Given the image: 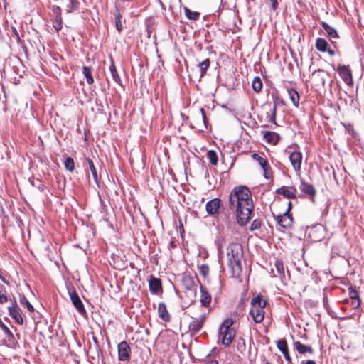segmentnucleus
<instances>
[{
  "instance_id": "f257e3e1",
  "label": "nucleus",
  "mask_w": 364,
  "mask_h": 364,
  "mask_svg": "<svg viewBox=\"0 0 364 364\" xmlns=\"http://www.w3.org/2000/svg\"><path fill=\"white\" fill-rule=\"evenodd\" d=\"M228 206L235 214L237 223L245 225L251 218L254 209L252 192L245 186H237L232 189Z\"/></svg>"
},
{
  "instance_id": "f03ea898",
  "label": "nucleus",
  "mask_w": 364,
  "mask_h": 364,
  "mask_svg": "<svg viewBox=\"0 0 364 364\" xmlns=\"http://www.w3.org/2000/svg\"><path fill=\"white\" fill-rule=\"evenodd\" d=\"M227 257L228 260V265L231 269L232 276L235 277H239L242 271V246L237 242L230 243L227 248Z\"/></svg>"
},
{
  "instance_id": "7ed1b4c3",
  "label": "nucleus",
  "mask_w": 364,
  "mask_h": 364,
  "mask_svg": "<svg viewBox=\"0 0 364 364\" xmlns=\"http://www.w3.org/2000/svg\"><path fill=\"white\" fill-rule=\"evenodd\" d=\"M267 304V301L262 299L261 294H258L252 299L250 314L255 323H259L264 320V309L266 307Z\"/></svg>"
},
{
  "instance_id": "20e7f679",
  "label": "nucleus",
  "mask_w": 364,
  "mask_h": 364,
  "mask_svg": "<svg viewBox=\"0 0 364 364\" xmlns=\"http://www.w3.org/2000/svg\"><path fill=\"white\" fill-rule=\"evenodd\" d=\"M233 320L231 318L225 319L219 329V339L223 345L228 346L235 336V330L231 328Z\"/></svg>"
},
{
  "instance_id": "39448f33",
  "label": "nucleus",
  "mask_w": 364,
  "mask_h": 364,
  "mask_svg": "<svg viewBox=\"0 0 364 364\" xmlns=\"http://www.w3.org/2000/svg\"><path fill=\"white\" fill-rule=\"evenodd\" d=\"M118 358L120 361L128 362L131 359V348L127 341H123L117 346Z\"/></svg>"
},
{
  "instance_id": "423d86ee",
  "label": "nucleus",
  "mask_w": 364,
  "mask_h": 364,
  "mask_svg": "<svg viewBox=\"0 0 364 364\" xmlns=\"http://www.w3.org/2000/svg\"><path fill=\"white\" fill-rule=\"evenodd\" d=\"M181 283L186 290L191 291L194 296H196L197 284L193 277L190 274H183L181 279Z\"/></svg>"
},
{
  "instance_id": "0eeeda50",
  "label": "nucleus",
  "mask_w": 364,
  "mask_h": 364,
  "mask_svg": "<svg viewBox=\"0 0 364 364\" xmlns=\"http://www.w3.org/2000/svg\"><path fill=\"white\" fill-rule=\"evenodd\" d=\"M206 319V315L203 314L198 318H194L188 325V330L191 335L198 333L203 328L205 321Z\"/></svg>"
},
{
  "instance_id": "6e6552de",
  "label": "nucleus",
  "mask_w": 364,
  "mask_h": 364,
  "mask_svg": "<svg viewBox=\"0 0 364 364\" xmlns=\"http://www.w3.org/2000/svg\"><path fill=\"white\" fill-rule=\"evenodd\" d=\"M69 295L73 305L75 307L79 314L81 315H85L86 310L76 291L74 289L72 291H69Z\"/></svg>"
},
{
  "instance_id": "1a4fd4ad",
  "label": "nucleus",
  "mask_w": 364,
  "mask_h": 364,
  "mask_svg": "<svg viewBox=\"0 0 364 364\" xmlns=\"http://www.w3.org/2000/svg\"><path fill=\"white\" fill-rule=\"evenodd\" d=\"M8 311L9 315L18 324L22 325L23 323L21 309L16 302L12 304L11 306L8 307Z\"/></svg>"
},
{
  "instance_id": "9d476101",
  "label": "nucleus",
  "mask_w": 364,
  "mask_h": 364,
  "mask_svg": "<svg viewBox=\"0 0 364 364\" xmlns=\"http://www.w3.org/2000/svg\"><path fill=\"white\" fill-rule=\"evenodd\" d=\"M291 166L296 173L301 171L303 155L300 151H293L289 154Z\"/></svg>"
},
{
  "instance_id": "9b49d317",
  "label": "nucleus",
  "mask_w": 364,
  "mask_h": 364,
  "mask_svg": "<svg viewBox=\"0 0 364 364\" xmlns=\"http://www.w3.org/2000/svg\"><path fill=\"white\" fill-rule=\"evenodd\" d=\"M337 71L340 77L347 85H350L353 83L352 73L348 66L339 65Z\"/></svg>"
},
{
  "instance_id": "f8f14e48",
  "label": "nucleus",
  "mask_w": 364,
  "mask_h": 364,
  "mask_svg": "<svg viewBox=\"0 0 364 364\" xmlns=\"http://www.w3.org/2000/svg\"><path fill=\"white\" fill-rule=\"evenodd\" d=\"M277 224L284 229L290 228L293 223V217L288 213L279 215L276 217Z\"/></svg>"
},
{
  "instance_id": "ddd939ff",
  "label": "nucleus",
  "mask_w": 364,
  "mask_h": 364,
  "mask_svg": "<svg viewBox=\"0 0 364 364\" xmlns=\"http://www.w3.org/2000/svg\"><path fill=\"white\" fill-rule=\"evenodd\" d=\"M212 301L211 294L207 289L202 284L200 286V302L203 307L208 308Z\"/></svg>"
},
{
  "instance_id": "4468645a",
  "label": "nucleus",
  "mask_w": 364,
  "mask_h": 364,
  "mask_svg": "<svg viewBox=\"0 0 364 364\" xmlns=\"http://www.w3.org/2000/svg\"><path fill=\"white\" fill-rule=\"evenodd\" d=\"M299 188L302 193L309 196L311 200L314 199L316 196V189L312 184L306 182L304 180H301Z\"/></svg>"
},
{
  "instance_id": "2eb2a0df",
  "label": "nucleus",
  "mask_w": 364,
  "mask_h": 364,
  "mask_svg": "<svg viewBox=\"0 0 364 364\" xmlns=\"http://www.w3.org/2000/svg\"><path fill=\"white\" fill-rule=\"evenodd\" d=\"M276 193L283 195L287 198H295L296 197L297 191L294 187L282 186L277 188Z\"/></svg>"
},
{
  "instance_id": "dca6fc26",
  "label": "nucleus",
  "mask_w": 364,
  "mask_h": 364,
  "mask_svg": "<svg viewBox=\"0 0 364 364\" xmlns=\"http://www.w3.org/2000/svg\"><path fill=\"white\" fill-rule=\"evenodd\" d=\"M325 71L322 69H318L312 73V79L317 86H324L325 85Z\"/></svg>"
},
{
  "instance_id": "f3484780",
  "label": "nucleus",
  "mask_w": 364,
  "mask_h": 364,
  "mask_svg": "<svg viewBox=\"0 0 364 364\" xmlns=\"http://www.w3.org/2000/svg\"><path fill=\"white\" fill-rule=\"evenodd\" d=\"M220 200L219 198H214L210 200L206 203V210L209 214L213 215L218 213L220 206Z\"/></svg>"
},
{
  "instance_id": "a211bd4d",
  "label": "nucleus",
  "mask_w": 364,
  "mask_h": 364,
  "mask_svg": "<svg viewBox=\"0 0 364 364\" xmlns=\"http://www.w3.org/2000/svg\"><path fill=\"white\" fill-rule=\"evenodd\" d=\"M278 349L283 353V355L289 364L291 363V358L289 353L287 343L285 339H282L277 342Z\"/></svg>"
},
{
  "instance_id": "6ab92c4d",
  "label": "nucleus",
  "mask_w": 364,
  "mask_h": 364,
  "mask_svg": "<svg viewBox=\"0 0 364 364\" xmlns=\"http://www.w3.org/2000/svg\"><path fill=\"white\" fill-rule=\"evenodd\" d=\"M149 291L152 294H158L162 289L161 282L160 279L151 277L149 283Z\"/></svg>"
},
{
  "instance_id": "aec40b11",
  "label": "nucleus",
  "mask_w": 364,
  "mask_h": 364,
  "mask_svg": "<svg viewBox=\"0 0 364 364\" xmlns=\"http://www.w3.org/2000/svg\"><path fill=\"white\" fill-rule=\"evenodd\" d=\"M158 314L159 316L164 321H169L171 319V316L169 313L167 311L166 306L164 303L161 302L158 306Z\"/></svg>"
},
{
  "instance_id": "412c9836",
  "label": "nucleus",
  "mask_w": 364,
  "mask_h": 364,
  "mask_svg": "<svg viewBox=\"0 0 364 364\" xmlns=\"http://www.w3.org/2000/svg\"><path fill=\"white\" fill-rule=\"evenodd\" d=\"M264 139L267 143L277 144L279 141L280 136L274 132L266 131L264 134Z\"/></svg>"
},
{
  "instance_id": "4be33fe9",
  "label": "nucleus",
  "mask_w": 364,
  "mask_h": 364,
  "mask_svg": "<svg viewBox=\"0 0 364 364\" xmlns=\"http://www.w3.org/2000/svg\"><path fill=\"white\" fill-rule=\"evenodd\" d=\"M287 93L292 104L298 107L299 105L300 96L297 90L294 88H287Z\"/></svg>"
},
{
  "instance_id": "5701e85b",
  "label": "nucleus",
  "mask_w": 364,
  "mask_h": 364,
  "mask_svg": "<svg viewBox=\"0 0 364 364\" xmlns=\"http://www.w3.org/2000/svg\"><path fill=\"white\" fill-rule=\"evenodd\" d=\"M321 26L326 31L327 35L329 38L335 39L339 38L337 31L334 28L329 26L327 23L323 21L321 23Z\"/></svg>"
},
{
  "instance_id": "b1692460",
  "label": "nucleus",
  "mask_w": 364,
  "mask_h": 364,
  "mask_svg": "<svg viewBox=\"0 0 364 364\" xmlns=\"http://www.w3.org/2000/svg\"><path fill=\"white\" fill-rule=\"evenodd\" d=\"M294 348L296 349V350L300 353H313L314 350L312 348L309 346H306L303 343H301L300 341H296L294 343Z\"/></svg>"
},
{
  "instance_id": "393cba45",
  "label": "nucleus",
  "mask_w": 364,
  "mask_h": 364,
  "mask_svg": "<svg viewBox=\"0 0 364 364\" xmlns=\"http://www.w3.org/2000/svg\"><path fill=\"white\" fill-rule=\"evenodd\" d=\"M84 0H69V4L66 6V10L68 13L78 10Z\"/></svg>"
},
{
  "instance_id": "a878e982",
  "label": "nucleus",
  "mask_w": 364,
  "mask_h": 364,
  "mask_svg": "<svg viewBox=\"0 0 364 364\" xmlns=\"http://www.w3.org/2000/svg\"><path fill=\"white\" fill-rule=\"evenodd\" d=\"M252 159L257 161L260 166L262 167V170L266 172L267 170L269 168L268 163L266 159L260 156L258 154H253L252 155Z\"/></svg>"
},
{
  "instance_id": "bb28decb",
  "label": "nucleus",
  "mask_w": 364,
  "mask_h": 364,
  "mask_svg": "<svg viewBox=\"0 0 364 364\" xmlns=\"http://www.w3.org/2000/svg\"><path fill=\"white\" fill-rule=\"evenodd\" d=\"M109 71L111 73V75H112L114 81L116 83H117L118 85H122L121 78L118 74V72L116 69V67H115V65H114L113 60H112L111 64L109 65Z\"/></svg>"
},
{
  "instance_id": "cd10ccee",
  "label": "nucleus",
  "mask_w": 364,
  "mask_h": 364,
  "mask_svg": "<svg viewBox=\"0 0 364 364\" xmlns=\"http://www.w3.org/2000/svg\"><path fill=\"white\" fill-rule=\"evenodd\" d=\"M315 47L321 52H326L327 51L328 43L324 38H318L316 40Z\"/></svg>"
},
{
  "instance_id": "c85d7f7f",
  "label": "nucleus",
  "mask_w": 364,
  "mask_h": 364,
  "mask_svg": "<svg viewBox=\"0 0 364 364\" xmlns=\"http://www.w3.org/2000/svg\"><path fill=\"white\" fill-rule=\"evenodd\" d=\"M92 68L88 66H84L82 68V73L86 78L87 82L91 85L94 82V79L92 75Z\"/></svg>"
},
{
  "instance_id": "c756f323",
  "label": "nucleus",
  "mask_w": 364,
  "mask_h": 364,
  "mask_svg": "<svg viewBox=\"0 0 364 364\" xmlns=\"http://www.w3.org/2000/svg\"><path fill=\"white\" fill-rule=\"evenodd\" d=\"M252 89L257 92H259V91H261V90L263 87V84H262V80L260 79L259 77H255L253 79L252 82Z\"/></svg>"
},
{
  "instance_id": "7c9ffc66",
  "label": "nucleus",
  "mask_w": 364,
  "mask_h": 364,
  "mask_svg": "<svg viewBox=\"0 0 364 364\" xmlns=\"http://www.w3.org/2000/svg\"><path fill=\"white\" fill-rule=\"evenodd\" d=\"M210 61L209 58L205 59V60H203V62H201L198 64V67L200 68V77H203L205 74L206 70H208V68L210 66Z\"/></svg>"
},
{
  "instance_id": "2f4dec72",
  "label": "nucleus",
  "mask_w": 364,
  "mask_h": 364,
  "mask_svg": "<svg viewBox=\"0 0 364 364\" xmlns=\"http://www.w3.org/2000/svg\"><path fill=\"white\" fill-rule=\"evenodd\" d=\"M65 168L70 172H73L75 169V161L73 158L67 157L64 162Z\"/></svg>"
},
{
  "instance_id": "473e14b6",
  "label": "nucleus",
  "mask_w": 364,
  "mask_h": 364,
  "mask_svg": "<svg viewBox=\"0 0 364 364\" xmlns=\"http://www.w3.org/2000/svg\"><path fill=\"white\" fill-rule=\"evenodd\" d=\"M0 327L4 331V333L9 338V341H13L14 340V336L13 333L9 330V328L2 322L0 319Z\"/></svg>"
},
{
  "instance_id": "72a5a7b5",
  "label": "nucleus",
  "mask_w": 364,
  "mask_h": 364,
  "mask_svg": "<svg viewBox=\"0 0 364 364\" xmlns=\"http://www.w3.org/2000/svg\"><path fill=\"white\" fill-rule=\"evenodd\" d=\"M186 16L188 19L197 20L200 17V13L197 11H192L188 8H185Z\"/></svg>"
},
{
  "instance_id": "f704fd0d",
  "label": "nucleus",
  "mask_w": 364,
  "mask_h": 364,
  "mask_svg": "<svg viewBox=\"0 0 364 364\" xmlns=\"http://www.w3.org/2000/svg\"><path fill=\"white\" fill-rule=\"evenodd\" d=\"M208 158L210 161V163L212 165H217L218 162V158L217 153L213 150H210L208 152Z\"/></svg>"
},
{
  "instance_id": "c9c22d12",
  "label": "nucleus",
  "mask_w": 364,
  "mask_h": 364,
  "mask_svg": "<svg viewBox=\"0 0 364 364\" xmlns=\"http://www.w3.org/2000/svg\"><path fill=\"white\" fill-rule=\"evenodd\" d=\"M53 26L57 31H59L62 29L63 21L61 16L54 17L53 21Z\"/></svg>"
},
{
  "instance_id": "e433bc0d",
  "label": "nucleus",
  "mask_w": 364,
  "mask_h": 364,
  "mask_svg": "<svg viewBox=\"0 0 364 364\" xmlns=\"http://www.w3.org/2000/svg\"><path fill=\"white\" fill-rule=\"evenodd\" d=\"M87 163H88L89 168L90 169V171L92 173V175L95 181H97V170H96V168L95 167L93 161L91 159H87Z\"/></svg>"
},
{
  "instance_id": "4c0bfd02",
  "label": "nucleus",
  "mask_w": 364,
  "mask_h": 364,
  "mask_svg": "<svg viewBox=\"0 0 364 364\" xmlns=\"http://www.w3.org/2000/svg\"><path fill=\"white\" fill-rule=\"evenodd\" d=\"M8 301L6 291L3 286L0 287V304H4Z\"/></svg>"
},
{
  "instance_id": "58836bf2",
  "label": "nucleus",
  "mask_w": 364,
  "mask_h": 364,
  "mask_svg": "<svg viewBox=\"0 0 364 364\" xmlns=\"http://www.w3.org/2000/svg\"><path fill=\"white\" fill-rule=\"evenodd\" d=\"M121 18H122V16L119 12L117 15H115V17H114L115 26H116L117 30L119 32H121L123 29V26L122 24V21H121Z\"/></svg>"
},
{
  "instance_id": "ea45409f",
  "label": "nucleus",
  "mask_w": 364,
  "mask_h": 364,
  "mask_svg": "<svg viewBox=\"0 0 364 364\" xmlns=\"http://www.w3.org/2000/svg\"><path fill=\"white\" fill-rule=\"evenodd\" d=\"M275 267L279 274H284V267L282 261L277 260L275 262Z\"/></svg>"
},
{
  "instance_id": "a19ab883",
  "label": "nucleus",
  "mask_w": 364,
  "mask_h": 364,
  "mask_svg": "<svg viewBox=\"0 0 364 364\" xmlns=\"http://www.w3.org/2000/svg\"><path fill=\"white\" fill-rule=\"evenodd\" d=\"M277 107V105L276 102H274V106L271 110V114L269 117V122H273V123H275V121H276Z\"/></svg>"
},
{
  "instance_id": "79ce46f5",
  "label": "nucleus",
  "mask_w": 364,
  "mask_h": 364,
  "mask_svg": "<svg viewBox=\"0 0 364 364\" xmlns=\"http://www.w3.org/2000/svg\"><path fill=\"white\" fill-rule=\"evenodd\" d=\"M348 291H349V296L352 300L360 299L359 294L357 291V290L355 289V287H349Z\"/></svg>"
},
{
  "instance_id": "37998d69",
  "label": "nucleus",
  "mask_w": 364,
  "mask_h": 364,
  "mask_svg": "<svg viewBox=\"0 0 364 364\" xmlns=\"http://www.w3.org/2000/svg\"><path fill=\"white\" fill-rule=\"evenodd\" d=\"M261 225H262V222H261V220H259V219H255V220H254L252 222V223H251V225H250V230H251V231H253V230H255L259 229V228H260V227H261Z\"/></svg>"
},
{
  "instance_id": "c03bdc74",
  "label": "nucleus",
  "mask_w": 364,
  "mask_h": 364,
  "mask_svg": "<svg viewBox=\"0 0 364 364\" xmlns=\"http://www.w3.org/2000/svg\"><path fill=\"white\" fill-rule=\"evenodd\" d=\"M21 303L22 304H25L30 312H33L34 311L33 306L25 297H23V299L21 300Z\"/></svg>"
},
{
  "instance_id": "a18cd8bd",
  "label": "nucleus",
  "mask_w": 364,
  "mask_h": 364,
  "mask_svg": "<svg viewBox=\"0 0 364 364\" xmlns=\"http://www.w3.org/2000/svg\"><path fill=\"white\" fill-rule=\"evenodd\" d=\"M208 272H209V267L207 264H202L200 267V273L203 276L205 277L206 275L208 274Z\"/></svg>"
},
{
  "instance_id": "49530a36",
  "label": "nucleus",
  "mask_w": 364,
  "mask_h": 364,
  "mask_svg": "<svg viewBox=\"0 0 364 364\" xmlns=\"http://www.w3.org/2000/svg\"><path fill=\"white\" fill-rule=\"evenodd\" d=\"M52 11L53 12L54 15H55V17H58V16H61V9L60 7H59L58 6H53L52 8Z\"/></svg>"
},
{
  "instance_id": "de8ad7c7",
  "label": "nucleus",
  "mask_w": 364,
  "mask_h": 364,
  "mask_svg": "<svg viewBox=\"0 0 364 364\" xmlns=\"http://www.w3.org/2000/svg\"><path fill=\"white\" fill-rule=\"evenodd\" d=\"M350 305L353 306V309H357L358 307H359L360 305V299H353Z\"/></svg>"
},
{
  "instance_id": "09e8293b",
  "label": "nucleus",
  "mask_w": 364,
  "mask_h": 364,
  "mask_svg": "<svg viewBox=\"0 0 364 364\" xmlns=\"http://www.w3.org/2000/svg\"><path fill=\"white\" fill-rule=\"evenodd\" d=\"M216 244H217V246H218V252H222V251H223V244H222L221 240L219 239V238L217 239Z\"/></svg>"
},
{
  "instance_id": "8fccbe9b",
  "label": "nucleus",
  "mask_w": 364,
  "mask_h": 364,
  "mask_svg": "<svg viewBox=\"0 0 364 364\" xmlns=\"http://www.w3.org/2000/svg\"><path fill=\"white\" fill-rule=\"evenodd\" d=\"M272 3V9L276 10L278 7L277 0H269Z\"/></svg>"
},
{
  "instance_id": "3c124183",
  "label": "nucleus",
  "mask_w": 364,
  "mask_h": 364,
  "mask_svg": "<svg viewBox=\"0 0 364 364\" xmlns=\"http://www.w3.org/2000/svg\"><path fill=\"white\" fill-rule=\"evenodd\" d=\"M200 112H201V116H202L203 121L204 124H206V116L205 114L204 109L201 108Z\"/></svg>"
},
{
  "instance_id": "603ef678",
  "label": "nucleus",
  "mask_w": 364,
  "mask_h": 364,
  "mask_svg": "<svg viewBox=\"0 0 364 364\" xmlns=\"http://www.w3.org/2000/svg\"><path fill=\"white\" fill-rule=\"evenodd\" d=\"M13 33H14V36L17 38V40L19 41L20 37H19L17 30L15 28H13Z\"/></svg>"
},
{
  "instance_id": "864d4df0",
  "label": "nucleus",
  "mask_w": 364,
  "mask_h": 364,
  "mask_svg": "<svg viewBox=\"0 0 364 364\" xmlns=\"http://www.w3.org/2000/svg\"><path fill=\"white\" fill-rule=\"evenodd\" d=\"M302 363H303V364H316L315 361L311 360H309L306 362L303 361Z\"/></svg>"
},
{
  "instance_id": "5fc2aeb1",
  "label": "nucleus",
  "mask_w": 364,
  "mask_h": 364,
  "mask_svg": "<svg viewBox=\"0 0 364 364\" xmlns=\"http://www.w3.org/2000/svg\"><path fill=\"white\" fill-rule=\"evenodd\" d=\"M291 208V202H289L288 203V208L285 213H288V214H289Z\"/></svg>"
},
{
  "instance_id": "6e6d98bb",
  "label": "nucleus",
  "mask_w": 364,
  "mask_h": 364,
  "mask_svg": "<svg viewBox=\"0 0 364 364\" xmlns=\"http://www.w3.org/2000/svg\"><path fill=\"white\" fill-rule=\"evenodd\" d=\"M328 53L331 55H335V51L333 50H331V49H328L327 50Z\"/></svg>"
},
{
  "instance_id": "4d7b16f0",
  "label": "nucleus",
  "mask_w": 364,
  "mask_h": 364,
  "mask_svg": "<svg viewBox=\"0 0 364 364\" xmlns=\"http://www.w3.org/2000/svg\"><path fill=\"white\" fill-rule=\"evenodd\" d=\"M206 364H218L217 360H211L208 362Z\"/></svg>"
},
{
  "instance_id": "13d9d810",
  "label": "nucleus",
  "mask_w": 364,
  "mask_h": 364,
  "mask_svg": "<svg viewBox=\"0 0 364 364\" xmlns=\"http://www.w3.org/2000/svg\"><path fill=\"white\" fill-rule=\"evenodd\" d=\"M0 278L1 279V280H2L4 283H6V284H9V282H8V281H6V280L5 279V278H4V277H1V276L0 275Z\"/></svg>"
},
{
  "instance_id": "bf43d9fd",
  "label": "nucleus",
  "mask_w": 364,
  "mask_h": 364,
  "mask_svg": "<svg viewBox=\"0 0 364 364\" xmlns=\"http://www.w3.org/2000/svg\"><path fill=\"white\" fill-rule=\"evenodd\" d=\"M265 364H272L270 362H267Z\"/></svg>"
}]
</instances>
